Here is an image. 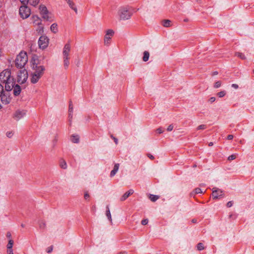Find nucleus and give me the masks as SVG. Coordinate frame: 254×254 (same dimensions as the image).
<instances>
[{"mask_svg": "<svg viewBox=\"0 0 254 254\" xmlns=\"http://www.w3.org/2000/svg\"><path fill=\"white\" fill-rule=\"evenodd\" d=\"M29 80L31 84L38 83L45 74L46 66L42 63L41 59L34 55L29 63Z\"/></svg>", "mask_w": 254, "mask_h": 254, "instance_id": "obj_1", "label": "nucleus"}, {"mask_svg": "<svg viewBox=\"0 0 254 254\" xmlns=\"http://www.w3.org/2000/svg\"><path fill=\"white\" fill-rule=\"evenodd\" d=\"M0 82L4 84L5 90L11 91L13 89L14 82L10 69H5L0 72Z\"/></svg>", "mask_w": 254, "mask_h": 254, "instance_id": "obj_2", "label": "nucleus"}, {"mask_svg": "<svg viewBox=\"0 0 254 254\" xmlns=\"http://www.w3.org/2000/svg\"><path fill=\"white\" fill-rule=\"evenodd\" d=\"M131 16L132 12L127 7H120L117 10V18L120 21L128 20L131 18Z\"/></svg>", "mask_w": 254, "mask_h": 254, "instance_id": "obj_3", "label": "nucleus"}, {"mask_svg": "<svg viewBox=\"0 0 254 254\" xmlns=\"http://www.w3.org/2000/svg\"><path fill=\"white\" fill-rule=\"evenodd\" d=\"M38 10L42 18L49 22H53L55 21V17L48 9L44 4H40L38 7Z\"/></svg>", "mask_w": 254, "mask_h": 254, "instance_id": "obj_4", "label": "nucleus"}, {"mask_svg": "<svg viewBox=\"0 0 254 254\" xmlns=\"http://www.w3.org/2000/svg\"><path fill=\"white\" fill-rule=\"evenodd\" d=\"M28 61V56L25 52H21L16 57L15 60V65L17 67H23Z\"/></svg>", "mask_w": 254, "mask_h": 254, "instance_id": "obj_5", "label": "nucleus"}, {"mask_svg": "<svg viewBox=\"0 0 254 254\" xmlns=\"http://www.w3.org/2000/svg\"><path fill=\"white\" fill-rule=\"evenodd\" d=\"M28 77V71L25 69H22L17 72L16 79L19 84H24Z\"/></svg>", "mask_w": 254, "mask_h": 254, "instance_id": "obj_6", "label": "nucleus"}, {"mask_svg": "<svg viewBox=\"0 0 254 254\" xmlns=\"http://www.w3.org/2000/svg\"><path fill=\"white\" fill-rule=\"evenodd\" d=\"M9 91L5 90V88L4 90L3 86L0 84V97L1 101L4 104L9 103L10 100Z\"/></svg>", "mask_w": 254, "mask_h": 254, "instance_id": "obj_7", "label": "nucleus"}, {"mask_svg": "<svg viewBox=\"0 0 254 254\" xmlns=\"http://www.w3.org/2000/svg\"><path fill=\"white\" fill-rule=\"evenodd\" d=\"M50 39L46 35H43L38 40V46L42 50L46 49L49 45Z\"/></svg>", "mask_w": 254, "mask_h": 254, "instance_id": "obj_8", "label": "nucleus"}, {"mask_svg": "<svg viewBox=\"0 0 254 254\" xmlns=\"http://www.w3.org/2000/svg\"><path fill=\"white\" fill-rule=\"evenodd\" d=\"M32 23L35 26H38L39 30L44 31V26L42 23L41 18L37 15H33L31 18Z\"/></svg>", "mask_w": 254, "mask_h": 254, "instance_id": "obj_9", "label": "nucleus"}, {"mask_svg": "<svg viewBox=\"0 0 254 254\" xmlns=\"http://www.w3.org/2000/svg\"><path fill=\"white\" fill-rule=\"evenodd\" d=\"M19 14L23 19L27 18L31 14L30 8L26 6H22L19 8Z\"/></svg>", "mask_w": 254, "mask_h": 254, "instance_id": "obj_10", "label": "nucleus"}, {"mask_svg": "<svg viewBox=\"0 0 254 254\" xmlns=\"http://www.w3.org/2000/svg\"><path fill=\"white\" fill-rule=\"evenodd\" d=\"M26 111L22 109L16 110L13 113V117L16 120H19L26 116Z\"/></svg>", "mask_w": 254, "mask_h": 254, "instance_id": "obj_11", "label": "nucleus"}, {"mask_svg": "<svg viewBox=\"0 0 254 254\" xmlns=\"http://www.w3.org/2000/svg\"><path fill=\"white\" fill-rule=\"evenodd\" d=\"M114 34V31L112 29H108L106 31L104 39L105 45H109L110 43L111 40Z\"/></svg>", "mask_w": 254, "mask_h": 254, "instance_id": "obj_12", "label": "nucleus"}, {"mask_svg": "<svg viewBox=\"0 0 254 254\" xmlns=\"http://www.w3.org/2000/svg\"><path fill=\"white\" fill-rule=\"evenodd\" d=\"M223 194V192L220 190L216 188L213 189L212 196L213 199H217L219 198V197L222 196Z\"/></svg>", "mask_w": 254, "mask_h": 254, "instance_id": "obj_13", "label": "nucleus"}, {"mask_svg": "<svg viewBox=\"0 0 254 254\" xmlns=\"http://www.w3.org/2000/svg\"><path fill=\"white\" fill-rule=\"evenodd\" d=\"M69 6L75 12V13H79L77 6L72 0H65Z\"/></svg>", "mask_w": 254, "mask_h": 254, "instance_id": "obj_14", "label": "nucleus"}, {"mask_svg": "<svg viewBox=\"0 0 254 254\" xmlns=\"http://www.w3.org/2000/svg\"><path fill=\"white\" fill-rule=\"evenodd\" d=\"M70 46L69 44H66L63 48V56H69Z\"/></svg>", "mask_w": 254, "mask_h": 254, "instance_id": "obj_15", "label": "nucleus"}, {"mask_svg": "<svg viewBox=\"0 0 254 254\" xmlns=\"http://www.w3.org/2000/svg\"><path fill=\"white\" fill-rule=\"evenodd\" d=\"M50 31L54 33L57 34L59 32V27L58 24L56 22H54L52 23L50 27Z\"/></svg>", "mask_w": 254, "mask_h": 254, "instance_id": "obj_16", "label": "nucleus"}, {"mask_svg": "<svg viewBox=\"0 0 254 254\" xmlns=\"http://www.w3.org/2000/svg\"><path fill=\"white\" fill-rule=\"evenodd\" d=\"M133 193V190H130L127 191L121 198V200L122 201H124L126 200L129 195L132 194Z\"/></svg>", "mask_w": 254, "mask_h": 254, "instance_id": "obj_17", "label": "nucleus"}, {"mask_svg": "<svg viewBox=\"0 0 254 254\" xmlns=\"http://www.w3.org/2000/svg\"><path fill=\"white\" fill-rule=\"evenodd\" d=\"M64 65L67 67L69 64V56H63Z\"/></svg>", "mask_w": 254, "mask_h": 254, "instance_id": "obj_18", "label": "nucleus"}, {"mask_svg": "<svg viewBox=\"0 0 254 254\" xmlns=\"http://www.w3.org/2000/svg\"><path fill=\"white\" fill-rule=\"evenodd\" d=\"M13 93L15 95H16V96L20 94V93L21 92V89L19 85H16L15 86H13Z\"/></svg>", "mask_w": 254, "mask_h": 254, "instance_id": "obj_19", "label": "nucleus"}, {"mask_svg": "<svg viewBox=\"0 0 254 254\" xmlns=\"http://www.w3.org/2000/svg\"><path fill=\"white\" fill-rule=\"evenodd\" d=\"M79 137L78 135L72 134L70 136V140L74 143H77L79 141Z\"/></svg>", "mask_w": 254, "mask_h": 254, "instance_id": "obj_20", "label": "nucleus"}, {"mask_svg": "<svg viewBox=\"0 0 254 254\" xmlns=\"http://www.w3.org/2000/svg\"><path fill=\"white\" fill-rule=\"evenodd\" d=\"M150 54L149 52L145 51L143 53L142 60L144 62H147L149 60Z\"/></svg>", "mask_w": 254, "mask_h": 254, "instance_id": "obj_21", "label": "nucleus"}, {"mask_svg": "<svg viewBox=\"0 0 254 254\" xmlns=\"http://www.w3.org/2000/svg\"><path fill=\"white\" fill-rule=\"evenodd\" d=\"M13 243H14V242L12 240H9L8 241V243L7 245V246H6V248H7V251H12V247H13Z\"/></svg>", "mask_w": 254, "mask_h": 254, "instance_id": "obj_22", "label": "nucleus"}, {"mask_svg": "<svg viewBox=\"0 0 254 254\" xmlns=\"http://www.w3.org/2000/svg\"><path fill=\"white\" fill-rule=\"evenodd\" d=\"M119 164H116L114 166L113 170L111 172V175L112 176H113L116 174V173L118 172V171L119 170Z\"/></svg>", "mask_w": 254, "mask_h": 254, "instance_id": "obj_23", "label": "nucleus"}, {"mask_svg": "<svg viewBox=\"0 0 254 254\" xmlns=\"http://www.w3.org/2000/svg\"><path fill=\"white\" fill-rule=\"evenodd\" d=\"M162 24L164 27H168L171 25V21L169 20H164L162 21Z\"/></svg>", "mask_w": 254, "mask_h": 254, "instance_id": "obj_24", "label": "nucleus"}, {"mask_svg": "<svg viewBox=\"0 0 254 254\" xmlns=\"http://www.w3.org/2000/svg\"><path fill=\"white\" fill-rule=\"evenodd\" d=\"M60 166L63 169H66L67 168V164L64 160H61L60 162Z\"/></svg>", "mask_w": 254, "mask_h": 254, "instance_id": "obj_25", "label": "nucleus"}, {"mask_svg": "<svg viewBox=\"0 0 254 254\" xmlns=\"http://www.w3.org/2000/svg\"><path fill=\"white\" fill-rule=\"evenodd\" d=\"M39 1L40 0H28V2H29L31 5L36 6L38 4Z\"/></svg>", "mask_w": 254, "mask_h": 254, "instance_id": "obj_26", "label": "nucleus"}, {"mask_svg": "<svg viewBox=\"0 0 254 254\" xmlns=\"http://www.w3.org/2000/svg\"><path fill=\"white\" fill-rule=\"evenodd\" d=\"M226 94V92L225 91H221L219 92H218L217 93V95L219 97V98H222V97H224Z\"/></svg>", "mask_w": 254, "mask_h": 254, "instance_id": "obj_27", "label": "nucleus"}, {"mask_svg": "<svg viewBox=\"0 0 254 254\" xmlns=\"http://www.w3.org/2000/svg\"><path fill=\"white\" fill-rule=\"evenodd\" d=\"M235 55L236 57L240 58V59H243V60L246 59L245 56L242 53H240V52L236 53Z\"/></svg>", "mask_w": 254, "mask_h": 254, "instance_id": "obj_28", "label": "nucleus"}, {"mask_svg": "<svg viewBox=\"0 0 254 254\" xmlns=\"http://www.w3.org/2000/svg\"><path fill=\"white\" fill-rule=\"evenodd\" d=\"M14 134V132L12 130H9L6 132V135L9 138L12 137Z\"/></svg>", "mask_w": 254, "mask_h": 254, "instance_id": "obj_29", "label": "nucleus"}, {"mask_svg": "<svg viewBox=\"0 0 254 254\" xmlns=\"http://www.w3.org/2000/svg\"><path fill=\"white\" fill-rule=\"evenodd\" d=\"M222 85V82L221 81H216L214 83V88H218L220 87H221Z\"/></svg>", "mask_w": 254, "mask_h": 254, "instance_id": "obj_30", "label": "nucleus"}, {"mask_svg": "<svg viewBox=\"0 0 254 254\" xmlns=\"http://www.w3.org/2000/svg\"><path fill=\"white\" fill-rule=\"evenodd\" d=\"M149 198L151 201H155L158 198V197L156 195H150V196H149Z\"/></svg>", "mask_w": 254, "mask_h": 254, "instance_id": "obj_31", "label": "nucleus"}, {"mask_svg": "<svg viewBox=\"0 0 254 254\" xmlns=\"http://www.w3.org/2000/svg\"><path fill=\"white\" fill-rule=\"evenodd\" d=\"M84 199L86 200H88L90 198V195L87 192H85L84 195Z\"/></svg>", "mask_w": 254, "mask_h": 254, "instance_id": "obj_32", "label": "nucleus"}, {"mask_svg": "<svg viewBox=\"0 0 254 254\" xmlns=\"http://www.w3.org/2000/svg\"><path fill=\"white\" fill-rule=\"evenodd\" d=\"M236 158V155L233 154L228 157V159L229 161L233 160Z\"/></svg>", "mask_w": 254, "mask_h": 254, "instance_id": "obj_33", "label": "nucleus"}, {"mask_svg": "<svg viewBox=\"0 0 254 254\" xmlns=\"http://www.w3.org/2000/svg\"><path fill=\"white\" fill-rule=\"evenodd\" d=\"M197 248L198 250L200 251L204 249V247L202 244L199 243L197 246Z\"/></svg>", "mask_w": 254, "mask_h": 254, "instance_id": "obj_34", "label": "nucleus"}, {"mask_svg": "<svg viewBox=\"0 0 254 254\" xmlns=\"http://www.w3.org/2000/svg\"><path fill=\"white\" fill-rule=\"evenodd\" d=\"M195 193H202V190L199 188H196L194 190Z\"/></svg>", "mask_w": 254, "mask_h": 254, "instance_id": "obj_35", "label": "nucleus"}, {"mask_svg": "<svg viewBox=\"0 0 254 254\" xmlns=\"http://www.w3.org/2000/svg\"><path fill=\"white\" fill-rule=\"evenodd\" d=\"M173 128H174V127L172 125H169L167 128V130L168 131H172L173 129Z\"/></svg>", "mask_w": 254, "mask_h": 254, "instance_id": "obj_36", "label": "nucleus"}, {"mask_svg": "<svg viewBox=\"0 0 254 254\" xmlns=\"http://www.w3.org/2000/svg\"><path fill=\"white\" fill-rule=\"evenodd\" d=\"M215 100H216L215 97H212L210 98V99H209V101L210 103H213V102H214L215 101Z\"/></svg>", "mask_w": 254, "mask_h": 254, "instance_id": "obj_37", "label": "nucleus"}, {"mask_svg": "<svg viewBox=\"0 0 254 254\" xmlns=\"http://www.w3.org/2000/svg\"><path fill=\"white\" fill-rule=\"evenodd\" d=\"M53 251V247H49L47 249V252L48 253H51Z\"/></svg>", "mask_w": 254, "mask_h": 254, "instance_id": "obj_38", "label": "nucleus"}, {"mask_svg": "<svg viewBox=\"0 0 254 254\" xmlns=\"http://www.w3.org/2000/svg\"><path fill=\"white\" fill-rule=\"evenodd\" d=\"M232 87L233 88H234V89H237V88H238V85L237 84H233L232 85Z\"/></svg>", "mask_w": 254, "mask_h": 254, "instance_id": "obj_39", "label": "nucleus"}, {"mask_svg": "<svg viewBox=\"0 0 254 254\" xmlns=\"http://www.w3.org/2000/svg\"><path fill=\"white\" fill-rule=\"evenodd\" d=\"M22 3H26L28 2V0H19Z\"/></svg>", "mask_w": 254, "mask_h": 254, "instance_id": "obj_40", "label": "nucleus"}, {"mask_svg": "<svg viewBox=\"0 0 254 254\" xmlns=\"http://www.w3.org/2000/svg\"><path fill=\"white\" fill-rule=\"evenodd\" d=\"M233 138V136L232 135H229L227 137L228 139L231 140Z\"/></svg>", "mask_w": 254, "mask_h": 254, "instance_id": "obj_41", "label": "nucleus"}, {"mask_svg": "<svg viewBox=\"0 0 254 254\" xmlns=\"http://www.w3.org/2000/svg\"><path fill=\"white\" fill-rule=\"evenodd\" d=\"M107 216L109 218H111V214L109 210L107 212Z\"/></svg>", "mask_w": 254, "mask_h": 254, "instance_id": "obj_42", "label": "nucleus"}, {"mask_svg": "<svg viewBox=\"0 0 254 254\" xmlns=\"http://www.w3.org/2000/svg\"><path fill=\"white\" fill-rule=\"evenodd\" d=\"M147 222L146 220H142L141 222V224L142 225H146L147 224Z\"/></svg>", "mask_w": 254, "mask_h": 254, "instance_id": "obj_43", "label": "nucleus"}, {"mask_svg": "<svg viewBox=\"0 0 254 254\" xmlns=\"http://www.w3.org/2000/svg\"><path fill=\"white\" fill-rule=\"evenodd\" d=\"M6 253H7V254H14L13 252V250L12 251H6Z\"/></svg>", "mask_w": 254, "mask_h": 254, "instance_id": "obj_44", "label": "nucleus"}, {"mask_svg": "<svg viewBox=\"0 0 254 254\" xmlns=\"http://www.w3.org/2000/svg\"><path fill=\"white\" fill-rule=\"evenodd\" d=\"M148 157L152 160L154 159L153 156L151 154H148Z\"/></svg>", "mask_w": 254, "mask_h": 254, "instance_id": "obj_45", "label": "nucleus"}, {"mask_svg": "<svg viewBox=\"0 0 254 254\" xmlns=\"http://www.w3.org/2000/svg\"><path fill=\"white\" fill-rule=\"evenodd\" d=\"M227 206L230 207L232 206V204L231 202H229L227 203Z\"/></svg>", "mask_w": 254, "mask_h": 254, "instance_id": "obj_46", "label": "nucleus"}, {"mask_svg": "<svg viewBox=\"0 0 254 254\" xmlns=\"http://www.w3.org/2000/svg\"><path fill=\"white\" fill-rule=\"evenodd\" d=\"M114 140L116 144H117V143H118V140H117V139H116V138H115V137H114Z\"/></svg>", "mask_w": 254, "mask_h": 254, "instance_id": "obj_47", "label": "nucleus"}, {"mask_svg": "<svg viewBox=\"0 0 254 254\" xmlns=\"http://www.w3.org/2000/svg\"><path fill=\"white\" fill-rule=\"evenodd\" d=\"M157 131L159 133H161L162 132V130L160 129H157Z\"/></svg>", "mask_w": 254, "mask_h": 254, "instance_id": "obj_48", "label": "nucleus"}, {"mask_svg": "<svg viewBox=\"0 0 254 254\" xmlns=\"http://www.w3.org/2000/svg\"><path fill=\"white\" fill-rule=\"evenodd\" d=\"M199 128H200V129L204 128L203 126H199Z\"/></svg>", "mask_w": 254, "mask_h": 254, "instance_id": "obj_49", "label": "nucleus"}, {"mask_svg": "<svg viewBox=\"0 0 254 254\" xmlns=\"http://www.w3.org/2000/svg\"><path fill=\"white\" fill-rule=\"evenodd\" d=\"M213 145V143L212 142L209 143V145L211 146Z\"/></svg>", "mask_w": 254, "mask_h": 254, "instance_id": "obj_50", "label": "nucleus"}, {"mask_svg": "<svg viewBox=\"0 0 254 254\" xmlns=\"http://www.w3.org/2000/svg\"><path fill=\"white\" fill-rule=\"evenodd\" d=\"M217 74H218V73H217V72H214V73H213V75H217Z\"/></svg>", "mask_w": 254, "mask_h": 254, "instance_id": "obj_51", "label": "nucleus"}, {"mask_svg": "<svg viewBox=\"0 0 254 254\" xmlns=\"http://www.w3.org/2000/svg\"><path fill=\"white\" fill-rule=\"evenodd\" d=\"M1 56V50L0 49V57Z\"/></svg>", "mask_w": 254, "mask_h": 254, "instance_id": "obj_52", "label": "nucleus"}, {"mask_svg": "<svg viewBox=\"0 0 254 254\" xmlns=\"http://www.w3.org/2000/svg\"><path fill=\"white\" fill-rule=\"evenodd\" d=\"M1 108V105L0 104V109Z\"/></svg>", "mask_w": 254, "mask_h": 254, "instance_id": "obj_53", "label": "nucleus"}]
</instances>
